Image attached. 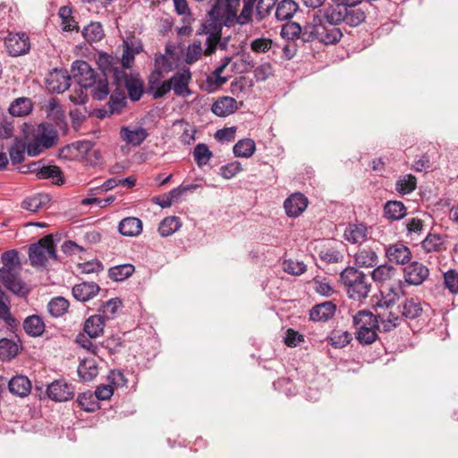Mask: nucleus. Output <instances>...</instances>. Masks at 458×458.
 <instances>
[{
    "mask_svg": "<svg viewBox=\"0 0 458 458\" xmlns=\"http://www.w3.org/2000/svg\"><path fill=\"white\" fill-rule=\"evenodd\" d=\"M193 157L199 168L206 165L213 157V153L209 150L208 147L205 143H199L193 149Z\"/></svg>",
    "mask_w": 458,
    "mask_h": 458,
    "instance_id": "79ce46f5",
    "label": "nucleus"
},
{
    "mask_svg": "<svg viewBox=\"0 0 458 458\" xmlns=\"http://www.w3.org/2000/svg\"><path fill=\"white\" fill-rule=\"evenodd\" d=\"M143 52V44L140 38L129 35L123 40L122 68H131L134 64L136 55Z\"/></svg>",
    "mask_w": 458,
    "mask_h": 458,
    "instance_id": "9b49d317",
    "label": "nucleus"
},
{
    "mask_svg": "<svg viewBox=\"0 0 458 458\" xmlns=\"http://www.w3.org/2000/svg\"><path fill=\"white\" fill-rule=\"evenodd\" d=\"M122 302L118 298H113L101 306L102 316L106 319H109L114 317L117 310L120 308Z\"/></svg>",
    "mask_w": 458,
    "mask_h": 458,
    "instance_id": "e2e57ef3",
    "label": "nucleus"
},
{
    "mask_svg": "<svg viewBox=\"0 0 458 458\" xmlns=\"http://www.w3.org/2000/svg\"><path fill=\"white\" fill-rule=\"evenodd\" d=\"M417 180L412 174H405L400 177L395 183V190L403 194H409L416 188Z\"/></svg>",
    "mask_w": 458,
    "mask_h": 458,
    "instance_id": "3c124183",
    "label": "nucleus"
},
{
    "mask_svg": "<svg viewBox=\"0 0 458 458\" xmlns=\"http://www.w3.org/2000/svg\"><path fill=\"white\" fill-rule=\"evenodd\" d=\"M354 261L360 267H372L377 265L378 256L372 249H361L354 255Z\"/></svg>",
    "mask_w": 458,
    "mask_h": 458,
    "instance_id": "c9c22d12",
    "label": "nucleus"
},
{
    "mask_svg": "<svg viewBox=\"0 0 458 458\" xmlns=\"http://www.w3.org/2000/svg\"><path fill=\"white\" fill-rule=\"evenodd\" d=\"M3 267L0 268V280L4 287L19 296H26L30 289L21 280V264L16 250L5 251L1 256Z\"/></svg>",
    "mask_w": 458,
    "mask_h": 458,
    "instance_id": "20e7f679",
    "label": "nucleus"
},
{
    "mask_svg": "<svg viewBox=\"0 0 458 458\" xmlns=\"http://www.w3.org/2000/svg\"><path fill=\"white\" fill-rule=\"evenodd\" d=\"M48 258L56 259L55 246L51 234L44 236L29 247V259L32 267H44Z\"/></svg>",
    "mask_w": 458,
    "mask_h": 458,
    "instance_id": "0eeeda50",
    "label": "nucleus"
},
{
    "mask_svg": "<svg viewBox=\"0 0 458 458\" xmlns=\"http://www.w3.org/2000/svg\"><path fill=\"white\" fill-rule=\"evenodd\" d=\"M174 56H168L163 54H157L155 55V70L160 73L169 72L174 67Z\"/></svg>",
    "mask_w": 458,
    "mask_h": 458,
    "instance_id": "603ef678",
    "label": "nucleus"
},
{
    "mask_svg": "<svg viewBox=\"0 0 458 458\" xmlns=\"http://www.w3.org/2000/svg\"><path fill=\"white\" fill-rule=\"evenodd\" d=\"M98 373L95 359L85 358L78 366V375L85 382L91 381Z\"/></svg>",
    "mask_w": 458,
    "mask_h": 458,
    "instance_id": "72a5a7b5",
    "label": "nucleus"
},
{
    "mask_svg": "<svg viewBox=\"0 0 458 458\" xmlns=\"http://www.w3.org/2000/svg\"><path fill=\"white\" fill-rule=\"evenodd\" d=\"M26 146L21 141H15L9 148V156L13 165H17L24 160Z\"/></svg>",
    "mask_w": 458,
    "mask_h": 458,
    "instance_id": "13d9d810",
    "label": "nucleus"
},
{
    "mask_svg": "<svg viewBox=\"0 0 458 458\" xmlns=\"http://www.w3.org/2000/svg\"><path fill=\"white\" fill-rule=\"evenodd\" d=\"M344 5L337 4H329L314 13L315 21L325 30L332 44H336L343 37V32L338 27L344 20Z\"/></svg>",
    "mask_w": 458,
    "mask_h": 458,
    "instance_id": "39448f33",
    "label": "nucleus"
},
{
    "mask_svg": "<svg viewBox=\"0 0 458 458\" xmlns=\"http://www.w3.org/2000/svg\"><path fill=\"white\" fill-rule=\"evenodd\" d=\"M49 201L50 198L47 194H38L26 198L22 201L21 207L28 211L35 213L45 207Z\"/></svg>",
    "mask_w": 458,
    "mask_h": 458,
    "instance_id": "e433bc0d",
    "label": "nucleus"
},
{
    "mask_svg": "<svg viewBox=\"0 0 458 458\" xmlns=\"http://www.w3.org/2000/svg\"><path fill=\"white\" fill-rule=\"evenodd\" d=\"M19 352V345L16 342L3 338L0 340V358L4 360H10Z\"/></svg>",
    "mask_w": 458,
    "mask_h": 458,
    "instance_id": "49530a36",
    "label": "nucleus"
},
{
    "mask_svg": "<svg viewBox=\"0 0 458 458\" xmlns=\"http://www.w3.org/2000/svg\"><path fill=\"white\" fill-rule=\"evenodd\" d=\"M307 206L308 199L301 193L292 194L284 203L285 212L290 217L299 216L306 209Z\"/></svg>",
    "mask_w": 458,
    "mask_h": 458,
    "instance_id": "6ab92c4d",
    "label": "nucleus"
},
{
    "mask_svg": "<svg viewBox=\"0 0 458 458\" xmlns=\"http://www.w3.org/2000/svg\"><path fill=\"white\" fill-rule=\"evenodd\" d=\"M302 28L297 22H287L281 28V36L288 40H294L299 38L301 35Z\"/></svg>",
    "mask_w": 458,
    "mask_h": 458,
    "instance_id": "6e6d98bb",
    "label": "nucleus"
},
{
    "mask_svg": "<svg viewBox=\"0 0 458 458\" xmlns=\"http://www.w3.org/2000/svg\"><path fill=\"white\" fill-rule=\"evenodd\" d=\"M240 0H216L208 13V18L202 24L201 33L208 35V43L212 50L213 44L222 32L223 26L240 24L238 8Z\"/></svg>",
    "mask_w": 458,
    "mask_h": 458,
    "instance_id": "f03ea898",
    "label": "nucleus"
},
{
    "mask_svg": "<svg viewBox=\"0 0 458 458\" xmlns=\"http://www.w3.org/2000/svg\"><path fill=\"white\" fill-rule=\"evenodd\" d=\"M135 270V267L131 264H122L112 267L108 270V276L115 282H120L130 277Z\"/></svg>",
    "mask_w": 458,
    "mask_h": 458,
    "instance_id": "4c0bfd02",
    "label": "nucleus"
},
{
    "mask_svg": "<svg viewBox=\"0 0 458 458\" xmlns=\"http://www.w3.org/2000/svg\"><path fill=\"white\" fill-rule=\"evenodd\" d=\"M32 106H33L30 98H20L11 104L9 112L13 116H25L31 112Z\"/></svg>",
    "mask_w": 458,
    "mask_h": 458,
    "instance_id": "58836bf2",
    "label": "nucleus"
},
{
    "mask_svg": "<svg viewBox=\"0 0 458 458\" xmlns=\"http://www.w3.org/2000/svg\"><path fill=\"white\" fill-rule=\"evenodd\" d=\"M191 81V72L190 69H182L173 74L167 80L169 92L173 90L174 94L177 97L187 98L191 94L189 84Z\"/></svg>",
    "mask_w": 458,
    "mask_h": 458,
    "instance_id": "9d476101",
    "label": "nucleus"
},
{
    "mask_svg": "<svg viewBox=\"0 0 458 458\" xmlns=\"http://www.w3.org/2000/svg\"><path fill=\"white\" fill-rule=\"evenodd\" d=\"M34 138L40 142L41 146L50 148L57 143L58 133L52 123L46 122L38 125Z\"/></svg>",
    "mask_w": 458,
    "mask_h": 458,
    "instance_id": "a211bd4d",
    "label": "nucleus"
},
{
    "mask_svg": "<svg viewBox=\"0 0 458 458\" xmlns=\"http://www.w3.org/2000/svg\"><path fill=\"white\" fill-rule=\"evenodd\" d=\"M83 38L89 42H97L103 38L104 30L99 22H90L82 30Z\"/></svg>",
    "mask_w": 458,
    "mask_h": 458,
    "instance_id": "09e8293b",
    "label": "nucleus"
},
{
    "mask_svg": "<svg viewBox=\"0 0 458 458\" xmlns=\"http://www.w3.org/2000/svg\"><path fill=\"white\" fill-rule=\"evenodd\" d=\"M344 23L350 27H357L365 21L366 15L360 9L346 8L344 6Z\"/></svg>",
    "mask_w": 458,
    "mask_h": 458,
    "instance_id": "8fccbe9b",
    "label": "nucleus"
},
{
    "mask_svg": "<svg viewBox=\"0 0 458 458\" xmlns=\"http://www.w3.org/2000/svg\"><path fill=\"white\" fill-rule=\"evenodd\" d=\"M120 136L123 141L132 146H140L148 136L143 127L130 128L123 126L120 130Z\"/></svg>",
    "mask_w": 458,
    "mask_h": 458,
    "instance_id": "393cba45",
    "label": "nucleus"
},
{
    "mask_svg": "<svg viewBox=\"0 0 458 458\" xmlns=\"http://www.w3.org/2000/svg\"><path fill=\"white\" fill-rule=\"evenodd\" d=\"M256 150V144L251 139L239 140L233 146V154L238 157H250Z\"/></svg>",
    "mask_w": 458,
    "mask_h": 458,
    "instance_id": "37998d69",
    "label": "nucleus"
},
{
    "mask_svg": "<svg viewBox=\"0 0 458 458\" xmlns=\"http://www.w3.org/2000/svg\"><path fill=\"white\" fill-rule=\"evenodd\" d=\"M45 323L41 317L31 315L23 321V329L27 335L32 337L40 336L45 331Z\"/></svg>",
    "mask_w": 458,
    "mask_h": 458,
    "instance_id": "2f4dec72",
    "label": "nucleus"
},
{
    "mask_svg": "<svg viewBox=\"0 0 458 458\" xmlns=\"http://www.w3.org/2000/svg\"><path fill=\"white\" fill-rule=\"evenodd\" d=\"M242 170V165L238 161H233L220 167L219 174L225 179L234 177Z\"/></svg>",
    "mask_w": 458,
    "mask_h": 458,
    "instance_id": "69168bd1",
    "label": "nucleus"
},
{
    "mask_svg": "<svg viewBox=\"0 0 458 458\" xmlns=\"http://www.w3.org/2000/svg\"><path fill=\"white\" fill-rule=\"evenodd\" d=\"M277 0H259L256 5V15L259 21L265 19L273 10Z\"/></svg>",
    "mask_w": 458,
    "mask_h": 458,
    "instance_id": "052dcab7",
    "label": "nucleus"
},
{
    "mask_svg": "<svg viewBox=\"0 0 458 458\" xmlns=\"http://www.w3.org/2000/svg\"><path fill=\"white\" fill-rule=\"evenodd\" d=\"M163 73L153 71L148 76V87L154 98H161L169 92L168 82L163 81Z\"/></svg>",
    "mask_w": 458,
    "mask_h": 458,
    "instance_id": "5701e85b",
    "label": "nucleus"
},
{
    "mask_svg": "<svg viewBox=\"0 0 458 458\" xmlns=\"http://www.w3.org/2000/svg\"><path fill=\"white\" fill-rule=\"evenodd\" d=\"M369 234L368 227L362 223L349 224L344 230V239L352 244H361Z\"/></svg>",
    "mask_w": 458,
    "mask_h": 458,
    "instance_id": "4be33fe9",
    "label": "nucleus"
},
{
    "mask_svg": "<svg viewBox=\"0 0 458 458\" xmlns=\"http://www.w3.org/2000/svg\"><path fill=\"white\" fill-rule=\"evenodd\" d=\"M402 317L406 319H416L422 315L423 309L418 298H407L399 306Z\"/></svg>",
    "mask_w": 458,
    "mask_h": 458,
    "instance_id": "a878e982",
    "label": "nucleus"
},
{
    "mask_svg": "<svg viewBox=\"0 0 458 458\" xmlns=\"http://www.w3.org/2000/svg\"><path fill=\"white\" fill-rule=\"evenodd\" d=\"M8 387L13 394L23 397L30 393L31 384L27 377L20 375L9 380Z\"/></svg>",
    "mask_w": 458,
    "mask_h": 458,
    "instance_id": "7c9ffc66",
    "label": "nucleus"
},
{
    "mask_svg": "<svg viewBox=\"0 0 458 458\" xmlns=\"http://www.w3.org/2000/svg\"><path fill=\"white\" fill-rule=\"evenodd\" d=\"M353 324L358 327L356 338L361 344H371L377 337L374 329L377 320L374 315L368 310H360L353 316Z\"/></svg>",
    "mask_w": 458,
    "mask_h": 458,
    "instance_id": "6e6552de",
    "label": "nucleus"
},
{
    "mask_svg": "<svg viewBox=\"0 0 458 458\" xmlns=\"http://www.w3.org/2000/svg\"><path fill=\"white\" fill-rule=\"evenodd\" d=\"M377 320V327L389 332L400 325L401 318L393 312H383L374 316Z\"/></svg>",
    "mask_w": 458,
    "mask_h": 458,
    "instance_id": "473e14b6",
    "label": "nucleus"
},
{
    "mask_svg": "<svg viewBox=\"0 0 458 458\" xmlns=\"http://www.w3.org/2000/svg\"><path fill=\"white\" fill-rule=\"evenodd\" d=\"M97 64L101 70V72L98 73V75H105L107 78L108 74L112 73V77L114 78V70L117 68L114 66L116 64L114 57L106 53H100L98 57Z\"/></svg>",
    "mask_w": 458,
    "mask_h": 458,
    "instance_id": "c03bdc74",
    "label": "nucleus"
},
{
    "mask_svg": "<svg viewBox=\"0 0 458 458\" xmlns=\"http://www.w3.org/2000/svg\"><path fill=\"white\" fill-rule=\"evenodd\" d=\"M312 284L315 292L322 296L329 297L335 293L334 288L326 278L317 276L313 279Z\"/></svg>",
    "mask_w": 458,
    "mask_h": 458,
    "instance_id": "bf43d9fd",
    "label": "nucleus"
},
{
    "mask_svg": "<svg viewBox=\"0 0 458 458\" xmlns=\"http://www.w3.org/2000/svg\"><path fill=\"white\" fill-rule=\"evenodd\" d=\"M352 340V335L347 331H339L333 334L330 337V344L335 348L346 346Z\"/></svg>",
    "mask_w": 458,
    "mask_h": 458,
    "instance_id": "0e129e2a",
    "label": "nucleus"
},
{
    "mask_svg": "<svg viewBox=\"0 0 458 458\" xmlns=\"http://www.w3.org/2000/svg\"><path fill=\"white\" fill-rule=\"evenodd\" d=\"M100 288L98 284L94 282H83L75 284L72 288V295L79 301H88L95 297Z\"/></svg>",
    "mask_w": 458,
    "mask_h": 458,
    "instance_id": "b1692460",
    "label": "nucleus"
},
{
    "mask_svg": "<svg viewBox=\"0 0 458 458\" xmlns=\"http://www.w3.org/2000/svg\"><path fill=\"white\" fill-rule=\"evenodd\" d=\"M203 49H202V44L201 41H194L191 45L189 46L187 54H186V60L188 63H193L196 62L198 59L200 58L202 55Z\"/></svg>",
    "mask_w": 458,
    "mask_h": 458,
    "instance_id": "774afa93",
    "label": "nucleus"
},
{
    "mask_svg": "<svg viewBox=\"0 0 458 458\" xmlns=\"http://www.w3.org/2000/svg\"><path fill=\"white\" fill-rule=\"evenodd\" d=\"M105 324L102 315H93L85 321L83 330L90 338H97L103 334Z\"/></svg>",
    "mask_w": 458,
    "mask_h": 458,
    "instance_id": "c85d7f7f",
    "label": "nucleus"
},
{
    "mask_svg": "<svg viewBox=\"0 0 458 458\" xmlns=\"http://www.w3.org/2000/svg\"><path fill=\"white\" fill-rule=\"evenodd\" d=\"M406 230L408 235H420L424 230L423 220L412 217L406 220Z\"/></svg>",
    "mask_w": 458,
    "mask_h": 458,
    "instance_id": "338daca9",
    "label": "nucleus"
},
{
    "mask_svg": "<svg viewBox=\"0 0 458 458\" xmlns=\"http://www.w3.org/2000/svg\"><path fill=\"white\" fill-rule=\"evenodd\" d=\"M336 311V304L332 301L316 304L310 311V318L316 322H325L332 318Z\"/></svg>",
    "mask_w": 458,
    "mask_h": 458,
    "instance_id": "aec40b11",
    "label": "nucleus"
},
{
    "mask_svg": "<svg viewBox=\"0 0 458 458\" xmlns=\"http://www.w3.org/2000/svg\"><path fill=\"white\" fill-rule=\"evenodd\" d=\"M237 108V102L233 98L223 97L212 105L211 110L216 115L225 117L234 113Z\"/></svg>",
    "mask_w": 458,
    "mask_h": 458,
    "instance_id": "cd10ccee",
    "label": "nucleus"
},
{
    "mask_svg": "<svg viewBox=\"0 0 458 458\" xmlns=\"http://www.w3.org/2000/svg\"><path fill=\"white\" fill-rule=\"evenodd\" d=\"M303 42H311L315 39L325 45H333L332 40L326 34L325 30L319 26L314 17L310 23L302 28L301 35L299 37Z\"/></svg>",
    "mask_w": 458,
    "mask_h": 458,
    "instance_id": "dca6fc26",
    "label": "nucleus"
},
{
    "mask_svg": "<svg viewBox=\"0 0 458 458\" xmlns=\"http://www.w3.org/2000/svg\"><path fill=\"white\" fill-rule=\"evenodd\" d=\"M143 225L140 219L129 216L122 219L118 225L121 234L127 237L138 236L142 233Z\"/></svg>",
    "mask_w": 458,
    "mask_h": 458,
    "instance_id": "bb28decb",
    "label": "nucleus"
},
{
    "mask_svg": "<svg viewBox=\"0 0 458 458\" xmlns=\"http://www.w3.org/2000/svg\"><path fill=\"white\" fill-rule=\"evenodd\" d=\"M299 9L298 4L293 0H282L276 9V17L278 21H286L293 18Z\"/></svg>",
    "mask_w": 458,
    "mask_h": 458,
    "instance_id": "f704fd0d",
    "label": "nucleus"
},
{
    "mask_svg": "<svg viewBox=\"0 0 458 458\" xmlns=\"http://www.w3.org/2000/svg\"><path fill=\"white\" fill-rule=\"evenodd\" d=\"M126 105V98L123 90L117 87L108 101L109 114H118Z\"/></svg>",
    "mask_w": 458,
    "mask_h": 458,
    "instance_id": "a19ab883",
    "label": "nucleus"
},
{
    "mask_svg": "<svg viewBox=\"0 0 458 458\" xmlns=\"http://www.w3.org/2000/svg\"><path fill=\"white\" fill-rule=\"evenodd\" d=\"M58 15L62 20V29L64 31L79 30V26L72 16V9L68 6H62L59 9Z\"/></svg>",
    "mask_w": 458,
    "mask_h": 458,
    "instance_id": "de8ad7c7",
    "label": "nucleus"
},
{
    "mask_svg": "<svg viewBox=\"0 0 458 458\" xmlns=\"http://www.w3.org/2000/svg\"><path fill=\"white\" fill-rule=\"evenodd\" d=\"M48 397L55 402H66L72 399L74 386L63 380H55L47 386Z\"/></svg>",
    "mask_w": 458,
    "mask_h": 458,
    "instance_id": "f3484780",
    "label": "nucleus"
},
{
    "mask_svg": "<svg viewBox=\"0 0 458 458\" xmlns=\"http://www.w3.org/2000/svg\"><path fill=\"white\" fill-rule=\"evenodd\" d=\"M30 171L36 173L39 179H52L55 184L64 182L62 172L56 165H41L40 163H33L30 167Z\"/></svg>",
    "mask_w": 458,
    "mask_h": 458,
    "instance_id": "412c9836",
    "label": "nucleus"
},
{
    "mask_svg": "<svg viewBox=\"0 0 458 458\" xmlns=\"http://www.w3.org/2000/svg\"><path fill=\"white\" fill-rule=\"evenodd\" d=\"M71 79L67 71L54 69L47 74L46 83L49 91L62 93L70 87Z\"/></svg>",
    "mask_w": 458,
    "mask_h": 458,
    "instance_id": "2eb2a0df",
    "label": "nucleus"
},
{
    "mask_svg": "<svg viewBox=\"0 0 458 458\" xmlns=\"http://www.w3.org/2000/svg\"><path fill=\"white\" fill-rule=\"evenodd\" d=\"M444 284L452 293H458V272L450 269L444 274Z\"/></svg>",
    "mask_w": 458,
    "mask_h": 458,
    "instance_id": "680f3d73",
    "label": "nucleus"
},
{
    "mask_svg": "<svg viewBox=\"0 0 458 458\" xmlns=\"http://www.w3.org/2000/svg\"><path fill=\"white\" fill-rule=\"evenodd\" d=\"M126 68H116L114 70V83L116 87H124L129 98L132 101H138L143 94V81L139 73L127 74Z\"/></svg>",
    "mask_w": 458,
    "mask_h": 458,
    "instance_id": "1a4fd4ad",
    "label": "nucleus"
},
{
    "mask_svg": "<svg viewBox=\"0 0 458 458\" xmlns=\"http://www.w3.org/2000/svg\"><path fill=\"white\" fill-rule=\"evenodd\" d=\"M406 214L407 208L402 201L389 200L384 206V216L388 220H401Z\"/></svg>",
    "mask_w": 458,
    "mask_h": 458,
    "instance_id": "c756f323",
    "label": "nucleus"
},
{
    "mask_svg": "<svg viewBox=\"0 0 458 458\" xmlns=\"http://www.w3.org/2000/svg\"><path fill=\"white\" fill-rule=\"evenodd\" d=\"M4 46L8 54L12 56L25 55L30 48V38L24 32H10L4 38Z\"/></svg>",
    "mask_w": 458,
    "mask_h": 458,
    "instance_id": "f8f14e48",
    "label": "nucleus"
},
{
    "mask_svg": "<svg viewBox=\"0 0 458 458\" xmlns=\"http://www.w3.org/2000/svg\"><path fill=\"white\" fill-rule=\"evenodd\" d=\"M68 308L69 302L64 297L53 298L47 305L49 313L55 318H58L64 314L67 311Z\"/></svg>",
    "mask_w": 458,
    "mask_h": 458,
    "instance_id": "5fc2aeb1",
    "label": "nucleus"
},
{
    "mask_svg": "<svg viewBox=\"0 0 458 458\" xmlns=\"http://www.w3.org/2000/svg\"><path fill=\"white\" fill-rule=\"evenodd\" d=\"M243 6L239 14L240 25H245L252 21L254 7L258 0H242Z\"/></svg>",
    "mask_w": 458,
    "mask_h": 458,
    "instance_id": "4d7b16f0",
    "label": "nucleus"
},
{
    "mask_svg": "<svg viewBox=\"0 0 458 458\" xmlns=\"http://www.w3.org/2000/svg\"><path fill=\"white\" fill-rule=\"evenodd\" d=\"M182 224L177 216H167L164 218L158 226V233L162 237H167L174 233Z\"/></svg>",
    "mask_w": 458,
    "mask_h": 458,
    "instance_id": "ea45409f",
    "label": "nucleus"
},
{
    "mask_svg": "<svg viewBox=\"0 0 458 458\" xmlns=\"http://www.w3.org/2000/svg\"><path fill=\"white\" fill-rule=\"evenodd\" d=\"M347 295L354 301H361L368 297L371 289L366 274L353 267H347L340 274Z\"/></svg>",
    "mask_w": 458,
    "mask_h": 458,
    "instance_id": "423d86ee",
    "label": "nucleus"
},
{
    "mask_svg": "<svg viewBox=\"0 0 458 458\" xmlns=\"http://www.w3.org/2000/svg\"><path fill=\"white\" fill-rule=\"evenodd\" d=\"M72 78L79 85L70 95V100L75 105L85 104L88 100L86 89H91L94 99L103 100L109 94L108 79L105 75H98L85 61L77 60L72 66Z\"/></svg>",
    "mask_w": 458,
    "mask_h": 458,
    "instance_id": "f257e3e1",
    "label": "nucleus"
},
{
    "mask_svg": "<svg viewBox=\"0 0 458 458\" xmlns=\"http://www.w3.org/2000/svg\"><path fill=\"white\" fill-rule=\"evenodd\" d=\"M444 240L440 234L428 233L421 242V247L426 252H435L441 250Z\"/></svg>",
    "mask_w": 458,
    "mask_h": 458,
    "instance_id": "864d4df0",
    "label": "nucleus"
},
{
    "mask_svg": "<svg viewBox=\"0 0 458 458\" xmlns=\"http://www.w3.org/2000/svg\"><path fill=\"white\" fill-rule=\"evenodd\" d=\"M396 274V269L389 264L379 265L371 271L372 280L379 284L381 288H385L380 291L381 294L386 293V296L378 301V308H390L395 303L400 295L404 294L403 283L400 279H395Z\"/></svg>",
    "mask_w": 458,
    "mask_h": 458,
    "instance_id": "7ed1b4c3",
    "label": "nucleus"
},
{
    "mask_svg": "<svg viewBox=\"0 0 458 458\" xmlns=\"http://www.w3.org/2000/svg\"><path fill=\"white\" fill-rule=\"evenodd\" d=\"M77 403L85 411L93 412L99 409V403L90 392L80 394L77 397Z\"/></svg>",
    "mask_w": 458,
    "mask_h": 458,
    "instance_id": "a18cd8bd",
    "label": "nucleus"
},
{
    "mask_svg": "<svg viewBox=\"0 0 458 458\" xmlns=\"http://www.w3.org/2000/svg\"><path fill=\"white\" fill-rule=\"evenodd\" d=\"M385 254L390 263L397 265L408 264L412 257L410 248L401 242L386 246Z\"/></svg>",
    "mask_w": 458,
    "mask_h": 458,
    "instance_id": "4468645a",
    "label": "nucleus"
},
{
    "mask_svg": "<svg viewBox=\"0 0 458 458\" xmlns=\"http://www.w3.org/2000/svg\"><path fill=\"white\" fill-rule=\"evenodd\" d=\"M429 276V269L420 262L413 261L403 267L404 283L409 285H420Z\"/></svg>",
    "mask_w": 458,
    "mask_h": 458,
    "instance_id": "ddd939ff",
    "label": "nucleus"
}]
</instances>
